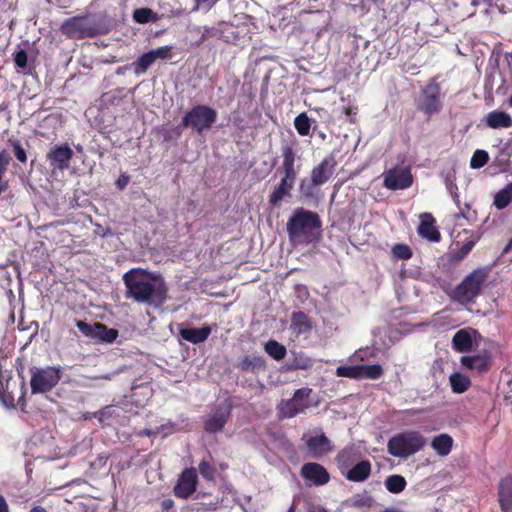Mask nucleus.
Here are the masks:
<instances>
[{
  "mask_svg": "<svg viewBox=\"0 0 512 512\" xmlns=\"http://www.w3.org/2000/svg\"><path fill=\"white\" fill-rule=\"evenodd\" d=\"M158 277L142 268H134L123 275L126 288L125 298L139 304L159 307L167 299L168 289L163 280L158 284L152 281Z\"/></svg>",
  "mask_w": 512,
  "mask_h": 512,
  "instance_id": "obj_1",
  "label": "nucleus"
},
{
  "mask_svg": "<svg viewBox=\"0 0 512 512\" xmlns=\"http://www.w3.org/2000/svg\"><path fill=\"white\" fill-rule=\"evenodd\" d=\"M321 227L320 216L316 212L303 207L297 208L286 224L289 239L304 244L318 242L321 237Z\"/></svg>",
  "mask_w": 512,
  "mask_h": 512,
  "instance_id": "obj_2",
  "label": "nucleus"
},
{
  "mask_svg": "<svg viewBox=\"0 0 512 512\" xmlns=\"http://www.w3.org/2000/svg\"><path fill=\"white\" fill-rule=\"evenodd\" d=\"M488 275L489 271L487 268L473 270L455 287L451 298L462 305L475 302V299L481 293L482 286Z\"/></svg>",
  "mask_w": 512,
  "mask_h": 512,
  "instance_id": "obj_3",
  "label": "nucleus"
},
{
  "mask_svg": "<svg viewBox=\"0 0 512 512\" xmlns=\"http://www.w3.org/2000/svg\"><path fill=\"white\" fill-rule=\"evenodd\" d=\"M425 437L418 431H406L392 436L387 443L388 453L394 457L406 458L423 449Z\"/></svg>",
  "mask_w": 512,
  "mask_h": 512,
  "instance_id": "obj_4",
  "label": "nucleus"
},
{
  "mask_svg": "<svg viewBox=\"0 0 512 512\" xmlns=\"http://www.w3.org/2000/svg\"><path fill=\"white\" fill-rule=\"evenodd\" d=\"M416 108L422 112L427 119L438 114L443 109L441 86L437 78L433 77L421 88L416 100Z\"/></svg>",
  "mask_w": 512,
  "mask_h": 512,
  "instance_id": "obj_5",
  "label": "nucleus"
},
{
  "mask_svg": "<svg viewBox=\"0 0 512 512\" xmlns=\"http://www.w3.org/2000/svg\"><path fill=\"white\" fill-rule=\"evenodd\" d=\"M60 32L68 39L81 40L92 38L100 33L98 25L88 15L73 16L66 19L60 26Z\"/></svg>",
  "mask_w": 512,
  "mask_h": 512,
  "instance_id": "obj_6",
  "label": "nucleus"
},
{
  "mask_svg": "<svg viewBox=\"0 0 512 512\" xmlns=\"http://www.w3.org/2000/svg\"><path fill=\"white\" fill-rule=\"evenodd\" d=\"M217 119V111L207 105L192 107L182 118V125L202 134L212 128Z\"/></svg>",
  "mask_w": 512,
  "mask_h": 512,
  "instance_id": "obj_7",
  "label": "nucleus"
},
{
  "mask_svg": "<svg viewBox=\"0 0 512 512\" xmlns=\"http://www.w3.org/2000/svg\"><path fill=\"white\" fill-rule=\"evenodd\" d=\"M311 394V388L302 387L294 391L292 398L281 400L276 407L279 419H290L304 413L311 407Z\"/></svg>",
  "mask_w": 512,
  "mask_h": 512,
  "instance_id": "obj_8",
  "label": "nucleus"
},
{
  "mask_svg": "<svg viewBox=\"0 0 512 512\" xmlns=\"http://www.w3.org/2000/svg\"><path fill=\"white\" fill-rule=\"evenodd\" d=\"M30 374L32 394H41L51 391L62 378L61 367L54 366H47L45 368L32 367Z\"/></svg>",
  "mask_w": 512,
  "mask_h": 512,
  "instance_id": "obj_9",
  "label": "nucleus"
},
{
  "mask_svg": "<svg viewBox=\"0 0 512 512\" xmlns=\"http://www.w3.org/2000/svg\"><path fill=\"white\" fill-rule=\"evenodd\" d=\"M74 152L68 143H61L52 146L46 154L49 166L53 170L64 171L69 168Z\"/></svg>",
  "mask_w": 512,
  "mask_h": 512,
  "instance_id": "obj_10",
  "label": "nucleus"
},
{
  "mask_svg": "<svg viewBox=\"0 0 512 512\" xmlns=\"http://www.w3.org/2000/svg\"><path fill=\"white\" fill-rule=\"evenodd\" d=\"M383 185L389 190H404L413 183V176L410 168H392L383 174Z\"/></svg>",
  "mask_w": 512,
  "mask_h": 512,
  "instance_id": "obj_11",
  "label": "nucleus"
},
{
  "mask_svg": "<svg viewBox=\"0 0 512 512\" xmlns=\"http://www.w3.org/2000/svg\"><path fill=\"white\" fill-rule=\"evenodd\" d=\"M198 475L194 467L185 468L179 475L173 488L174 495L177 498L187 499L197 489Z\"/></svg>",
  "mask_w": 512,
  "mask_h": 512,
  "instance_id": "obj_12",
  "label": "nucleus"
},
{
  "mask_svg": "<svg viewBox=\"0 0 512 512\" xmlns=\"http://www.w3.org/2000/svg\"><path fill=\"white\" fill-rule=\"evenodd\" d=\"M337 166V160L334 154H329L311 170V186L317 187L328 182L333 176Z\"/></svg>",
  "mask_w": 512,
  "mask_h": 512,
  "instance_id": "obj_13",
  "label": "nucleus"
},
{
  "mask_svg": "<svg viewBox=\"0 0 512 512\" xmlns=\"http://www.w3.org/2000/svg\"><path fill=\"white\" fill-rule=\"evenodd\" d=\"M282 165L279 171L282 176L296 180L299 174L301 165L296 164L297 154L294 148V143H286L281 148Z\"/></svg>",
  "mask_w": 512,
  "mask_h": 512,
  "instance_id": "obj_14",
  "label": "nucleus"
},
{
  "mask_svg": "<svg viewBox=\"0 0 512 512\" xmlns=\"http://www.w3.org/2000/svg\"><path fill=\"white\" fill-rule=\"evenodd\" d=\"M300 475L315 486H323L330 481V474L327 469L316 462L305 463L301 467Z\"/></svg>",
  "mask_w": 512,
  "mask_h": 512,
  "instance_id": "obj_15",
  "label": "nucleus"
},
{
  "mask_svg": "<svg viewBox=\"0 0 512 512\" xmlns=\"http://www.w3.org/2000/svg\"><path fill=\"white\" fill-rule=\"evenodd\" d=\"M222 41L230 44H238L249 34V25L245 22L234 24L231 22L221 21Z\"/></svg>",
  "mask_w": 512,
  "mask_h": 512,
  "instance_id": "obj_16",
  "label": "nucleus"
},
{
  "mask_svg": "<svg viewBox=\"0 0 512 512\" xmlns=\"http://www.w3.org/2000/svg\"><path fill=\"white\" fill-rule=\"evenodd\" d=\"M307 450L312 458L319 459L333 450L330 439L324 434L312 436L306 441Z\"/></svg>",
  "mask_w": 512,
  "mask_h": 512,
  "instance_id": "obj_17",
  "label": "nucleus"
},
{
  "mask_svg": "<svg viewBox=\"0 0 512 512\" xmlns=\"http://www.w3.org/2000/svg\"><path fill=\"white\" fill-rule=\"evenodd\" d=\"M231 415V405L219 406L214 414L205 421L204 430L208 433L221 431Z\"/></svg>",
  "mask_w": 512,
  "mask_h": 512,
  "instance_id": "obj_18",
  "label": "nucleus"
},
{
  "mask_svg": "<svg viewBox=\"0 0 512 512\" xmlns=\"http://www.w3.org/2000/svg\"><path fill=\"white\" fill-rule=\"evenodd\" d=\"M460 362L463 367L478 374L486 373L491 368V357L488 354L462 356Z\"/></svg>",
  "mask_w": 512,
  "mask_h": 512,
  "instance_id": "obj_19",
  "label": "nucleus"
},
{
  "mask_svg": "<svg viewBox=\"0 0 512 512\" xmlns=\"http://www.w3.org/2000/svg\"><path fill=\"white\" fill-rule=\"evenodd\" d=\"M498 502L502 512H512V476L506 475L498 484Z\"/></svg>",
  "mask_w": 512,
  "mask_h": 512,
  "instance_id": "obj_20",
  "label": "nucleus"
},
{
  "mask_svg": "<svg viewBox=\"0 0 512 512\" xmlns=\"http://www.w3.org/2000/svg\"><path fill=\"white\" fill-rule=\"evenodd\" d=\"M420 225L418 227V234L433 242H439L441 234L435 226V219L430 213H423L420 216Z\"/></svg>",
  "mask_w": 512,
  "mask_h": 512,
  "instance_id": "obj_21",
  "label": "nucleus"
},
{
  "mask_svg": "<svg viewBox=\"0 0 512 512\" xmlns=\"http://www.w3.org/2000/svg\"><path fill=\"white\" fill-rule=\"evenodd\" d=\"M295 182L296 180L282 176L280 182L275 186L269 196L270 205L277 206L284 198L290 197Z\"/></svg>",
  "mask_w": 512,
  "mask_h": 512,
  "instance_id": "obj_22",
  "label": "nucleus"
},
{
  "mask_svg": "<svg viewBox=\"0 0 512 512\" xmlns=\"http://www.w3.org/2000/svg\"><path fill=\"white\" fill-rule=\"evenodd\" d=\"M372 465L369 460H362L342 474L351 482H364L371 475Z\"/></svg>",
  "mask_w": 512,
  "mask_h": 512,
  "instance_id": "obj_23",
  "label": "nucleus"
},
{
  "mask_svg": "<svg viewBox=\"0 0 512 512\" xmlns=\"http://www.w3.org/2000/svg\"><path fill=\"white\" fill-rule=\"evenodd\" d=\"M360 453L356 448L350 446L342 449L336 456V462L341 474H344L348 469L358 463Z\"/></svg>",
  "mask_w": 512,
  "mask_h": 512,
  "instance_id": "obj_24",
  "label": "nucleus"
},
{
  "mask_svg": "<svg viewBox=\"0 0 512 512\" xmlns=\"http://www.w3.org/2000/svg\"><path fill=\"white\" fill-rule=\"evenodd\" d=\"M236 367L242 372L259 373L266 369V361L259 355H245L236 364Z\"/></svg>",
  "mask_w": 512,
  "mask_h": 512,
  "instance_id": "obj_25",
  "label": "nucleus"
},
{
  "mask_svg": "<svg viewBox=\"0 0 512 512\" xmlns=\"http://www.w3.org/2000/svg\"><path fill=\"white\" fill-rule=\"evenodd\" d=\"M211 331L212 329L209 325H203L201 328H182L179 334L185 341L192 344H199L208 339Z\"/></svg>",
  "mask_w": 512,
  "mask_h": 512,
  "instance_id": "obj_26",
  "label": "nucleus"
},
{
  "mask_svg": "<svg viewBox=\"0 0 512 512\" xmlns=\"http://www.w3.org/2000/svg\"><path fill=\"white\" fill-rule=\"evenodd\" d=\"M485 123L492 129L510 128L512 117L504 111L494 110L485 116Z\"/></svg>",
  "mask_w": 512,
  "mask_h": 512,
  "instance_id": "obj_27",
  "label": "nucleus"
},
{
  "mask_svg": "<svg viewBox=\"0 0 512 512\" xmlns=\"http://www.w3.org/2000/svg\"><path fill=\"white\" fill-rule=\"evenodd\" d=\"M291 328L297 335L307 334L312 328V321L308 315L302 311L294 312L291 316Z\"/></svg>",
  "mask_w": 512,
  "mask_h": 512,
  "instance_id": "obj_28",
  "label": "nucleus"
},
{
  "mask_svg": "<svg viewBox=\"0 0 512 512\" xmlns=\"http://www.w3.org/2000/svg\"><path fill=\"white\" fill-rule=\"evenodd\" d=\"M452 346L453 349L457 352H469L473 346L470 333L465 329L457 331L452 338Z\"/></svg>",
  "mask_w": 512,
  "mask_h": 512,
  "instance_id": "obj_29",
  "label": "nucleus"
},
{
  "mask_svg": "<svg viewBox=\"0 0 512 512\" xmlns=\"http://www.w3.org/2000/svg\"><path fill=\"white\" fill-rule=\"evenodd\" d=\"M453 438L448 434L435 436L431 442V447L439 456H446L451 452Z\"/></svg>",
  "mask_w": 512,
  "mask_h": 512,
  "instance_id": "obj_30",
  "label": "nucleus"
},
{
  "mask_svg": "<svg viewBox=\"0 0 512 512\" xmlns=\"http://www.w3.org/2000/svg\"><path fill=\"white\" fill-rule=\"evenodd\" d=\"M449 380L452 391L457 394L464 393L471 386L469 377L458 372L451 374Z\"/></svg>",
  "mask_w": 512,
  "mask_h": 512,
  "instance_id": "obj_31",
  "label": "nucleus"
},
{
  "mask_svg": "<svg viewBox=\"0 0 512 512\" xmlns=\"http://www.w3.org/2000/svg\"><path fill=\"white\" fill-rule=\"evenodd\" d=\"M512 202V182L507 184L503 189L498 191L494 197V205L497 209L502 210Z\"/></svg>",
  "mask_w": 512,
  "mask_h": 512,
  "instance_id": "obj_32",
  "label": "nucleus"
},
{
  "mask_svg": "<svg viewBox=\"0 0 512 512\" xmlns=\"http://www.w3.org/2000/svg\"><path fill=\"white\" fill-rule=\"evenodd\" d=\"M96 332L94 338H98L103 342L112 343L118 337V331L114 328H108L105 324L95 323Z\"/></svg>",
  "mask_w": 512,
  "mask_h": 512,
  "instance_id": "obj_33",
  "label": "nucleus"
},
{
  "mask_svg": "<svg viewBox=\"0 0 512 512\" xmlns=\"http://www.w3.org/2000/svg\"><path fill=\"white\" fill-rule=\"evenodd\" d=\"M407 482L402 475L394 474L390 475L385 480L386 489L393 494H398L404 491Z\"/></svg>",
  "mask_w": 512,
  "mask_h": 512,
  "instance_id": "obj_34",
  "label": "nucleus"
},
{
  "mask_svg": "<svg viewBox=\"0 0 512 512\" xmlns=\"http://www.w3.org/2000/svg\"><path fill=\"white\" fill-rule=\"evenodd\" d=\"M154 62L155 56L151 51L142 54L137 61L132 63L135 74L140 75L145 73Z\"/></svg>",
  "mask_w": 512,
  "mask_h": 512,
  "instance_id": "obj_35",
  "label": "nucleus"
},
{
  "mask_svg": "<svg viewBox=\"0 0 512 512\" xmlns=\"http://www.w3.org/2000/svg\"><path fill=\"white\" fill-rule=\"evenodd\" d=\"M264 349L269 356L277 361L282 360L287 353L285 346L276 340L267 341L265 343Z\"/></svg>",
  "mask_w": 512,
  "mask_h": 512,
  "instance_id": "obj_36",
  "label": "nucleus"
},
{
  "mask_svg": "<svg viewBox=\"0 0 512 512\" xmlns=\"http://www.w3.org/2000/svg\"><path fill=\"white\" fill-rule=\"evenodd\" d=\"M221 32H222L221 21L216 23L213 26H203L199 41L203 43V42L209 41L211 39L222 40L223 35Z\"/></svg>",
  "mask_w": 512,
  "mask_h": 512,
  "instance_id": "obj_37",
  "label": "nucleus"
},
{
  "mask_svg": "<svg viewBox=\"0 0 512 512\" xmlns=\"http://www.w3.org/2000/svg\"><path fill=\"white\" fill-rule=\"evenodd\" d=\"M198 470L200 475L207 481V482H215L216 480V468L209 460L203 459L200 461L198 465Z\"/></svg>",
  "mask_w": 512,
  "mask_h": 512,
  "instance_id": "obj_38",
  "label": "nucleus"
},
{
  "mask_svg": "<svg viewBox=\"0 0 512 512\" xmlns=\"http://www.w3.org/2000/svg\"><path fill=\"white\" fill-rule=\"evenodd\" d=\"M294 126L299 135L308 136L310 134L311 121L306 113H301L296 116Z\"/></svg>",
  "mask_w": 512,
  "mask_h": 512,
  "instance_id": "obj_39",
  "label": "nucleus"
},
{
  "mask_svg": "<svg viewBox=\"0 0 512 512\" xmlns=\"http://www.w3.org/2000/svg\"><path fill=\"white\" fill-rule=\"evenodd\" d=\"M361 365H354V366H339L336 369V375L338 377H346L350 379H361Z\"/></svg>",
  "mask_w": 512,
  "mask_h": 512,
  "instance_id": "obj_40",
  "label": "nucleus"
},
{
  "mask_svg": "<svg viewBox=\"0 0 512 512\" xmlns=\"http://www.w3.org/2000/svg\"><path fill=\"white\" fill-rule=\"evenodd\" d=\"M361 379H372L377 380L382 377L384 374V370L381 365L374 364V365H361Z\"/></svg>",
  "mask_w": 512,
  "mask_h": 512,
  "instance_id": "obj_41",
  "label": "nucleus"
},
{
  "mask_svg": "<svg viewBox=\"0 0 512 512\" xmlns=\"http://www.w3.org/2000/svg\"><path fill=\"white\" fill-rule=\"evenodd\" d=\"M391 254L396 260H409L413 256L412 249L402 243L395 244L391 249Z\"/></svg>",
  "mask_w": 512,
  "mask_h": 512,
  "instance_id": "obj_42",
  "label": "nucleus"
},
{
  "mask_svg": "<svg viewBox=\"0 0 512 512\" xmlns=\"http://www.w3.org/2000/svg\"><path fill=\"white\" fill-rule=\"evenodd\" d=\"M8 143L12 147V150H13V153H14L16 159L20 163H23V164L26 163L27 162V153H26V150L24 149V147L22 146L21 141L16 138H10L8 140Z\"/></svg>",
  "mask_w": 512,
  "mask_h": 512,
  "instance_id": "obj_43",
  "label": "nucleus"
},
{
  "mask_svg": "<svg viewBox=\"0 0 512 512\" xmlns=\"http://www.w3.org/2000/svg\"><path fill=\"white\" fill-rule=\"evenodd\" d=\"M489 161V155L485 150H476L471 157L470 167L473 169L482 168Z\"/></svg>",
  "mask_w": 512,
  "mask_h": 512,
  "instance_id": "obj_44",
  "label": "nucleus"
},
{
  "mask_svg": "<svg viewBox=\"0 0 512 512\" xmlns=\"http://www.w3.org/2000/svg\"><path fill=\"white\" fill-rule=\"evenodd\" d=\"M153 12L149 8L136 9L133 18L136 22L144 24L152 20Z\"/></svg>",
  "mask_w": 512,
  "mask_h": 512,
  "instance_id": "obj_45",
  "label": "nucleus"
},
{
  "mask_svg": "<svg viewBox=\"0 0 512 512\" xmlns=\"http://www.w3.org/2000/svg\"><path fill=\"white\" fill-rule=\"evenodd\" d=\"M476 244V241L475 240H469L465 243L462 244L461 247H459L455 253H454V259L456 260H462L464 259L469 253L470 251L473 249V247L475 246Z\"/></svg>",
  "mask_w": 512,
  "mask_h": 512,
  "instance_id": "obj_46",
  "label": "nucleus"
},
{
  "mask_svg": "<svg viewBox=\"0 0 512 512\" xmlns=\"http://www.w3.org/2000/svg\"><path fill=\"white\" fill-rule=\"evenodd\" d=\"M14 62L17 68L21 70H25L27 68L28 55L27 52L23 49L17 51L14 54Z\"/></svg>",
  "mask_w": 512,
  "mask_h": 512,
  "instance_id": "obj_47",
  "label": "nucleus"
},
{
  "mask_svg": "<svg viewBox=\"0 0 512 512\" xmlns=\"http://www.w3.org/2000/svg\"><path fill=\"white\" fill-rule=\"evenodd\" d=\"M76 326L85 336L94 338L96 332L95 324L91 325L82 320H78L76 321Z\"/></svg>",
  "mask_w": 512,
  "mask_h": 512,
  "instance_id": "obj_48",
  "label": "nucleus"
},
{
  "mask_svg": "<svg viewBox=\"0 0 512 512\" xmlns=\"http://www.w3.org/2000/svg\"><path fill=\"white\" fill-rule=\"evenodd\" d=\"M152 54L155 56V61L157 59H170L172 56V47L171 46H162L154 50H150Z\"/></svg>",
  "mask_w": 512,
  "mask_h": 512,
  "instance_id": "obj_49",
  "label": "nucleus"
},
{
  "mask_svg": "<svg viewBox=\"0 0 512 512\" xmlns=\"http://www.w3.org/2000/svg\"><path fill=\"white\" fill-rule=\"evenodd\" d=\"M11 160H12V158H11L10 153L8 152V150L3 149L0 152V169H2L3 171H6L7 167L9 166V164L11 162Z\"/></svg>",
  "mask_w": 512,
  "mask_h": 512,
  "instance_id": "obj_50",
  "label": "nucleus"
},
{
  "mask_svg": "<svg viewBox=\"0 0 512 512\" xmlns=\"http://www.w3.org/2000/svg\"><path fill=\"white\" fill-rule=\"evenodd\" d=\"M26 393H27V388H26L25 381L23 380L21 382V395L19 396L18 401H17V404L19 405L20 409L23 412H26V406H27V402H26V398H25Z\"/></svg>",
  "mask_w": 512,
  "mask_h": 512,
  "instance_id": "obj_51",
  "label": "nucleus"
},
{
  "mask_svg": "<svg viewBox=\"0 0 512 512\" xmlns=\"http://www.w3.org/2000/svg\"><path fill=\"white\" fill-rule=\"evenodd\" d=\"M161 510L162 512H176L174 501L172 499H164L161 502Z\"/></svg>",
  "mask_w": 512,
  "mask_h": 512,
  "instance_id": "obj_52",
  "label": "nucleus"
},
{
  "mask_svg": "<svg viewBox=\"0 0 512 512\" xmlns=\"http://www.w3.org/2000/svg\"><path fill=\"white\" fill-rule=\"evenodd\" d=\"M6 171H3L0 169V195L8 190L9 183L8 180L5 178Z\"/></svg>",
  "mask_w": 512,
  "mask_h": 512,
  "instance_id": "obj_53",
  "label": "nucleus"
},
{
  "mask_svg": "<svg viewBox=\"0 0 512 512\" xmlns=\"http://www.w3.org/2000/svg\"><path fill=\"white\" fill-rule=\"evenodd\" d=\"M128 182H129V177L128 176H121L117 180L116 184H117L118 188L124 189L126 187V185L128 184Z\"/></svg>",
  "mask_w": 512,
  "mask_h": 512,
  "instance_id": "obj_54",
  "label": "nucleus"
},
{
  "mask_svg": "<svg viewBox=\"0 0 512 512\" xmlns=\"http://www.w3.org/2000/svg\"><path fill=\"white\" fill-rule=\"evenodd\" d=\"M0 512H9L7 501L3 495H0Z\"/></svg>",
  "mask_w": 512,
  "mask_h": 512,
  "instance_id": "obj_55",
  "label": "nucleus"
},
{
  "mask_svg": "<svg viewBox=\"0 0 512 512\" xmlns=\"http://www.w3.org/2000/svg\"><path fill=\"white\" fill-rule=\"evenodd\" d=\"M356 110H357V108H353L351 106H348V107L345 108L344 111H345V114L350 117L352 115H356Z\"/></svg>",
  "mask_w": 512,
  "mask_h": 512,
  "instance_id": "obj_56",
  "label": "nucleus"
},
{
  "mask_svg": "<svg viewBox=\"0 0 512 512\" xmlns=\"http://www.w3.org/2000/svg\"><path fill=\"white\" fill-rule=\"evenodd\" d=\"M154 434H155L154 431H152L150 429H147V428H145V429H143L142 431L139 432V436H148L149 437V436H152Z\"/></svg>",
  "mask_w": 512,
  "mask_h": 512,
  "instance_id": "obj_57",
  "label": "nucleus"
},
{
  "mask_svg": "<svg viewBox=\"0 0 512 512\" xmlns=\"http://www.w3.org/2000/svg\"><path fill=\"white\" fill-rule=\"evenodd\" d=\"M30 512H47L43 507L37 506L30 510Z\"/></svg>",
  "mask_w": 512,
  "mask_h": 512,
  "instance_id": "obj_58",
  "label": "nucleus"
},
{
  "mask_svg": "<svg viewBox=\"0 0 512 512\" xmlns=\"http://www.w3.org/2000/svg\"><path fill=\"white\" fill-rule=\"evenodd\" d=\"M381 512H402V511H400L399 509H396V508H386V509L382 510Z\"/></svg>",
  "mask_w": 512,
  "mask_h": 512,
  "instance_id": "obj_59",
  "label": "nucleus"
},
{
  "mask_svg": "<svg viewBox=\"0 0 512 512\" xmlns=\"http://www.w3.org/2000/svg\"><path fill=\"white\" fill-rule=\"evenodd\" d=\"M310 366V363H303V364H299L297 365V368H300V369H306Z\"/></svg>",
  "mask_w": 512,
  "mask_h": 512,
  "instance_id": "obj_60",
  "label": "nucleus"
},
{
  "mask_svg": "<svg viewBox=\"0 0 512 512\" xmlns=\"http://www.w3.org/2000/svg\"><path fill=\"white\" fill-rule=\"evenodd\" d=\"M506 58L512 60V52L506 53Z\"/></svg>",
  "mask_w": 512,
  "mask_h": 512,
  "instance_id": "obj_61",
  "label": "nucleus"
},
{
  "mask_svg": "<svg viewBox=\"0 0 512 512\" xmlns=\"http://www.w3.org/2000/svg\"><path fill=\"white\" fill-rule=\"evenodd\" d=\"M226 467H227V465H226V464H221V465H220V468H221L222 470H223V469H225Z\"/></svg>",
  "mask_w": 512,
  "mask_h": 512,
  "instance_id": "obj_62",
  "label": "nucleus"
},
{
  "mask_svg": "<svg viewBox=\"0 0 512 512\" xmlns=\"http://www.w3.org/2000/svg\"><path fill=\"white\" fill-rule=\"evenodd\" d=\"M509 103H510V105L512 106V95H511V96H510V98H509Z\"/></svg>",
  "mask_w": 512,
  "mask_h": 512,
  "instance_id": "obj_63",
  "label": "nucleus"
}]
</instances>
